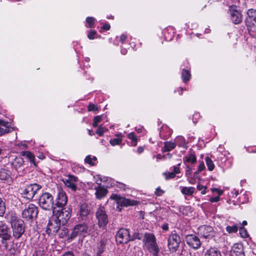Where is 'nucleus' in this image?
I'll use <instances>...</instances> for the list:
<instances>
[{
	"label": "nucleus",
	"instance_id": "nucleus-42",
	"mask_svg": "<svg viewBox=\"0 0 256 256\" xmlns=\"http://www.w3.org/2000/svg\"><path fill=\"white\" fill-rule=\"evenodd\" d=\"M142 238V235L138 232H134L132 236L130 237V240H140Z\"/></svg>",
	"mask_w": 256,
	"mask_h": 256
},
{
	"label": "nucleus",
	"instance_id": "nucleus-16",
	"mask_svg": "<svg viewBox=\"0 0 256 256\" xmlns=\"http://www.w3.org/2000/svg\"><path fill=\"white\" fill-rule=\"evenodd\" d=\"M56 200L55 206L58 208H62L68 202V198L65 192L60 190L58 193Z\"/></svg>",
	"mask_w": 256,
	"mask_h": 256
},
{
	"label": "nucleus",
	"instance_id": "nucleus-49",
	"mask_svg": "<svg viewBox=\"0 0 256 256\" xmlns=\"http://www.w3.org/2000/svg\"><path fill=\"white\" fill-rule=\"evenodd\" d=\"M204 169H205V166L204 164V163L202 162L199 164L198 168V171L196 172V173L198 174V172H201Z\"/></svg>",
	"mask_w": 256,
	"mask_h": 256
},
{
	"label": "nucleus",
	"instance_id": "nucleus-59",
	"mask_svg": "<svg viewBox=\"0 0 256 256\" xmlns=\"http://www.w3.org/2000/svg\"><path fill=\"white\" fill-rule=\"evenodd\" d=\"M144 150V148L142 147V146H139L138 148V152L139 154H140V153L142 152Z\"/></svg>",
	"mask_w": 256,
	"mask_h": 256
},
{
	"label": "nucleus",
	"instance_id": "nucleus-3",
	"mask_svg": "<svg viewBox=\"0 0 256 256\" xmlns=\"http://www.w3.org/2000/svg\"><path fill=\"white\" fill-rule=\"evenodd\" d=\"M143 242L146 248L154 256H158L160 248L156 243V238L152 234H145L143 238Z\"/></svg>",
	"mask_w": 256,
	"mask_h": 256
},
{
	"label": "nucleus",
	"instance_id": "nucleus-14",
	"mask_svg": "<svg viewBox=\"0 0 256 256\" xmlns=\"http://www.w3.org/2000/svg\"><path fill=\"white\" fill-rule=\"evenodd\" d=\"M198 234L204 238H211L214 236L215 232L210 226H202L198 228Z\"/></svg>",
	"mask_w": 256,
	"mask_h": 256
},
{
	"label": "nucleus",
	"instance_id": "nucleus-22",
	"mask_svg": "<svg viewBox=\"0 0 256 256\" xmlns=\"http://www.w3.org/2000/svg\"><path fill=\"white\" fill-rule=\"evenodd\" d=\"M90 212V208L86 204H82L79 210V215L80 218L84 220L86 218Z\"/></svg>",
	"mask_w": 256,
	"mask_h": 256
},
{
	"label": "nucleus",
	"instance_id": "nucleus-41",
	"mask_svg": "<svg viewBox=\"0 0 256 256\" xmlns=\"http://www.w3.org/2000/svg\"><path fill=\"white\" fill-rule=\"evenodd\" d=\"M240 234L242 238H246L248 236V234L246 230L243 227L240 226Z\"/></svg>",
	"mask_w": 256,
	"mask_h": 256
},
{
	"label": "nucleus",
	"instance_id": "nucleus-45",
	"mask_svg": "<svg viewBox=\"0 0 256 256\" xmlns=\"http://www.w3.org/2000/svg\"><path fill=\"white\" fill-rule=\"evenodd\" d=\"M96 34V30H90L88 35V37L90 40H94V35Z\"/></svg>",
	"mask_w": 256,
	"mask_h": 256
},
{
	"label": "nucleus",
	"instance_id": "nucleus-34",
	"mask_svg": "<svg viewBox=\"0 0 256 256\" xmlns=\"http://www.w3.org/2000/svg\"><path fill=\"white\" fill-rule=\"evenodd\" d=\"M206 164L208 166V170L210 171L213 170L214 168V165L212 161V160L208 157H206Z\"/></svg>",
	"mask_w": 256,
	"mask_h": 256
},
{
	"label": "nucleus",
	"instance_id": "nucleus-5",
	"mask_svg": "<svg viewBox=\"0 0 256 256\" xmlns=\"http://www.w3.org/2000/svg\"><path fill=\"white\" fill-rule=\"evenodd\" d=\"M96 218L98 220V225L100 228H105L108 222V216L105 208L100 206L96 212Z\"/></svg>",
	"mask_w": 256,
	"mask_h": 256
},
{
	"label": "nucleus",
	"instance_id": "nucleus-53",
	"mask_svg": "<svg viewBox=\"0 0 256 256\" xmlns=\"http://www.w3.org/2000/svg\"><path fill=\"white\" fill-rule=\"evenodd\" d=\"M220 200V198L218 196H214L210 198V202H218Z\"/></svg>",
	"mask_w": 256,
	"mask_h": 256
},
{
	"label": "nucleus",
	"instance_id": "nucleus-61",
	"mask_svg": "<svg viewBox=\"0 0 256 256\" xmlns=\"http://www.w3.org/2000/svg\"><path fill=\"white\" fill-rule=\"evenodd\" d=\"M156 158L158 160L162 158V156L160 154H158L156 155Z\"/></svg>",
	"mask_w": 256,
	"mask_h": 256
},
{
	"label": "nucleus",
	"instance_id": "nucleus-18",
	"mask_svg": "<svg viewBox=\"0 0 256 256\" xmlns=\"http://www.w3.org/2000/svg\"><path fill=\"white\" fill-rule=\"evenodd\" d=\"M245 22L246 25L250 26L256 23V10L253 8L249 9L247 12V16L246 18Z\"/></svg>",
	"mask_w": 256,
	"mask_h": 256
},
{
	"label": "nucleus",
	"instance_id": "nucleus-52",
	"mask_svg": "<svg viewBox=\"0 0 256 256\" xmlns=\"http://www.w3.org/2000/svg\"><path fill=\"white\" fill-rule=\"evenodd\" d=\"M127 38V36L126 35H125L124 34H122L121 35L120 37V42L124 44L125 41L126 40Z\"/></svg>",
	"mask_w": 256,
	"mask_h": 256
},
{
	"label": "nucleus",
	"instance_id": "nucleus-15",
	"mask_svg": "<svg viewBox=\"0 0 256 256\" xmlns=\"http://www.w3.org/2000/svg\"><path fill=\"white\" fill-rule=\"evenodd\" d=\"M187 244L194 249H198L200 248L201 242L200 238L196 235L190 234L186 236V238Z\"/></svg>",
	"mask_w": 256,
	"mask_h": 256
},
{
	"label": "nucleus",
	"instance_id": "nucleus-35",
	"mask_svg": "<svg viewBox=\"0 0 256 256\" xmlns=\"http://www.w3.org/2000/svg\"><path fill=\"white\" fill-rule=\"evenodd\" d=\"M100 246L98 247V254H101L105 249V246L106 244V241L105 240H102L100 242Z\"/></svg>",
	"mask_w": 256,
	"mask_h": 256
},
{
	"label": "nucleus",
	"instance_id": "nucleus-48",
	"mask_svg": "<svg viewBox=\"0 0 256 256\" xmlns=\"http://www.w3.org/2000/svg\"><path fill=\"white\" fill-rule=\"evenodd\" d=\"M164 191L162 190L160 188H158L155 191V194L157 196H161L164 194Z\"/></svg>",
	"mask_w": 256,
	"mask_h": 256
},
{
	"label": "nucleus",
	"instance_id": "nucleus-51",
	"mask_svg": "<svg viewBox=\"0 0 256 256\" xmlns=\"http://www.w3.org/2000/svg\"><path fill=\"white\" fill-rule=\"evenodd\" d=\"M68 232V230L66 228H64L62 230V232L61 234H60V237L62 238H64L65 236L66 235Z\"/></svg>",
	"mask_w": 256,
	"mask_h": 256
},
{
	"label": "nucleus",
	"instance_id": "nucleus-54",
	"mask_svg": "<svg viewBox=\"0 0 256 256\" xmlns=\"http://www.w3.org/2000/svg\"><path fill=\"white\" fill-rule=\"evenodd\" d=\"M118 187L124 190L128 188L126 184L120 182L119 183Z\"/></svg>",
	"mask_w": 256,
	"mask_h": 256
},
{
	"label": "nucleus",
	"instance_id": "nucleus-36",
	"mask_svg": "<svg viewBox=\"0 0 256 256\" xmlns=\"http://www.w3.org/2000/svg\"><path fill=\"white\" fill-rule=\"evenodd\" d=\"M6 211V206L4 202L0 198V216H2Z\"/></svg>",
	"mask_w": 256,
	"mask_h": 256
},
{
	"label": "nucleus",
	"instance_id": "nucleus-28",
	"mask_svg": "<svg viewBox=\"0 0 256 256\" xmlns=\"http://www.w3.org/2000/svg\"><path fill=\"white\" fill-rule=\"evenodd\" d=\"M8 122H0V136L9 132Z\"/></svg>",
	"mask_w": 256,
	"mask_h": 256
},
{
	"label": "nucleus",
	"instance_id": "nucleus-13",
	"mask_svg": "<svg viewBox=\"0 0 256 256\" xmlns=\"http://www.w3.org/2000/svg\"><path fill=\"white\" fill-rule=\"evenodd\" d=\"M229 14L233 23L236 24H240L242 20V15L238 10L236 6H231L229 7Z\"/></svg>",
	"mask_w": 256,
	"mask_h": 256
},
{
	"label": "nucleus",
	"instance_id": "nucleus-32",
	"mask_svg": "<svg viewBox=\"0 0 256 256\" xmlns=\"http://www.w3.org/2000/svg\"><path fill=\"white\" fill-rule=\"evenodd\" d=\"M190 74L188 70H186L184 69L182 70V78L184 82H188L190 79Z\"/></svg>",
	"mask_w": 256,
	"mask_h": 256
},
{
	"label": "nucleus",
	"instance_id": "nucleus-64",
	"mask_svg": "<svg viewBox=\"0 0 256 256\" xmlns=\"http://www.w3.org/2000/svg\"><path fill=\"white\" fill-rule=\"evenodd\" d=\"M242 224L243 226H246L247 224V222L246 220H244L242 222Z\"/></svg>",
	"mask_w": 256,
	"mask_h": 256
},
{
	"label": "nucleus",
	"instance_id": "nucleus-24",
	"mask_svg": "<svg viewBox=\"0 0 256 256\" xmlns=\"http://www.w3.org/2000/svg\"><path fill=\"white\" fill-rule=\"evenodd\" d=\"M204 256H222L220 250L216 247H210L206 250Z\"/></svg>",
	"mask_w": 256,
	"mask_h": 256
},
{
	"label": "nucleus",
	"instance_id": "nucleus-25",
	"mask_svg": "<svg viewBox=\"0 0 256 256\" xmlns=\"http://www.w3.org/2000/svg\"><path fill=\"white\" fill-rule=\"evenodd\" d=\"M0 237L4 240H10L11 238L10 234L8 232V227L6 224H0Z\"/></svg>",
	"mask_w": 256,
	"mask_h": 256
},
{
	"label": "nucleus",
	"instance_id": "nucleus-17",
	"mask_svg": "<svg viewBox=\"0 0 256 256\" xmlns=\"http://www.w3.org/2000/svg\"><path fill=\"white\" fill-rule=\"evenodd\" d=\"M77 182L78 178L72 175H68L67 178L64 180V182L66 186L74 191H76L77 189Z\"/></svg>",
	"mask_w": 256,
	"mask_h": 256
},
{
	"label": "nucleus",
	"instance_id": "nucleus-20",
	"mask_svg": "<svg viewBox=\"0 0 256 256\" xmlns=\"http://www.w3.org/2000/svg\"><path fill=\"white\" fill-rule=\"evenodd\" d=\"M0 179L4 182H10L12 180L11 172L8 169L2 168L0 169Z\"/></svg>",
	"mask_w": 256,
	"mask_h": 256
},
{
	"label": "nucleus",
	"instance_id": "nucleus-4",
	"mask_svg": "<svg viewBox=\"0 0 256 256\" xmlns=\"http://www.w3.org/2000/svg\"><path fill=\"white\" fill-rule=\"evenodd\" d=\"M90 230L88 229V224L84 222L76 224L72 229L70 238L72 240L78 236H84L87 234H92Z\"/></svg>",
	"mask_w": 256,
	"mask_h": 256
},
{
	"label": "nucleus",
	"instance_id": "nucleus-21",
	"mask_svg": "<svg viewBox=\"0 0 256 256\" xmlns=\"http://www.w3.org/2000/svg\"><path fill=\"white\" fill-rule=\"evenodd\" d=\"M180 165V164H178L176 166H174L172 172H165L164 173V175L165 176V178L166 180L174 178L176 176V174L180 173V171L179 168Z\"/></svg>",
	"mask_w": 256,
	"mask_h": 256
},
{
	"label": "nucleus",
	"instance_id": "nucleus-10",
	"mask_svg": "<svg viewBox=\"0 0 256 256\" xmlns=\"http://www.w3.org/2000/svg\"><path fill=\"white\" fill-rule=\"evenodd\" d=\"M110 198L115 200L118 205L123 206H136L138 204V202L136 200L126 198L124 197L120 196L119 195L114 194L111 195Z\"/></svg>",
	"mask_w": 256,
	"mask_h": 256
},
{
	"label": "nucleus",
	"instance_id": "nucleus-56",
	"mask_svg": "<svg viewBox=\"0 0 256 256\" xmlns=\"http://www.w3.org/2000/svg\"><path fill=\"white\" fill-rule=\"evenodd\" d=\"M162 228L164 230H168V226L167 224H163L162 226Z\"/></svg>",
	"mask_w": 256,
	"mask_h": 256
},
{
	"label": "nucleus",
	"instance_id": "nucleus-57",
	"mask_svg": "<svg viewBox=\"0 0 256 256\" xmlns=\"http://www.w3.org/2000/svg\"><path fill=\"white\" fill-rule=\"evenodd\" d=\"M63 256H74V254L72 252H66Z\"/></svg>",
	"mask_w": 256,
	"mask_h": 256
},
{
	"label": "nucleus",
	"instance_id": "nucleus-60",
	"mask_svg": "<svg viewBox=\"0 0 256 256\" xmlns=\"http://www.w3.org/2000/svg\"><path fill=\"white\" fill-rule=\"evenodd\" d=\"M218 194V196H220L222 194V190H220L218 189V190H217V192H216Z\"/></svg>",
	"mask_w": 256,
	"mask_h": 256
},
{
	"label": "nucleus",
	"instance_id": "nucleus-9",
	"mask_svg": "<svg viewBox=\"0 0 256 256\" xmlns=\"http://www.w3.org/2000/svg\"><path fill=\"white\" fill-rule=\"evenodd\" d=\"M42 188V186L37 184L27 186L23 190L22 194L28 200H32L34 195Z\"/></svg>",
	"mask_w": 256,
	"mask_h": 256
},
{
	"label": "nucleus",
	"instance_id": "nucleus-29",
	"mask_svg": "<svg viewBox=\"0 0 256 256\" xmlns=\"http://www.w3.org/2000/svg\"><path fill=\"white\" fill-rule=\"evenodd\" d=\"M176 144L172 142H166L164 143L163 152H169L175 148Z\"/></svg>",
	"mask_w": 256,
	"mask_h": 256
},
{
	"label": "nucleus",
	"instance_id": "nucleus-27",
	"mask_svg": "<svg viewBox=\"0 0 256 256\" xmlns=\"http://www.w3.org/2000/svg\"><path fill=\"white\" fill-rule=\"evenodd\" d=\"M22 154L23 156L28 159L30 162H32L34 166H36L35 163V158L34 155L29 151L22 152Z\"/></svg>",
	"mask_w": 256,
	"mask_h": 256
},
{
	"label": "nucleus",
	"instance_id": "nucleus-2",
	"mask_svg": "<svg viewBox=\"0 0 256 256\" xmlns=\"http://www.w3.org/2000/svg\"><path fill=\"white\" fill-rule=\"evenodd\" d=\"M40 206L46 210H52L55 214L56 207L54 206V198L52 194L49 192H44L40 197L38 200Z\"/></svg>",
	"mask_w": 256,
	"mask_h": 256
},
{
	"label": "nucleus",
	"instance_id": "nucleus-1",
	"mask_svg": "<svg viewBox=\"0 0 256 256\" xmlns=\"http://www.w3.org/2000/svg\"><path fill=\"white\" fill-rule=\"evenodd\" d=\"M6 216L11 224L13 236L16 239H19L25 230L24 221L18 218L16 214L12 212H9Z\"/></svg>",
	"mask_w": 256,
	"mask_h": 256
},
{
	"label": "nucleus",
	"instance_id": "nucleus-23",
	"mask_svg": "<svg viewBox=\"0 0 256 256\" xmlns=\"http://www.w3.org/2000/svg\"><path fill=\"white\" fill-rule=\"evenodd\" d=\"M24 163V160L22 158L16 157L11 162V166L12 168L14 169L18 172V169L23 166Z\"/></svg>",
	"mask_w": 256,
	"mask_h": 256
},
{
	"label": "nucleus",
	"instance_id": "nucleus-8",
	"mask_svg": "<svg viewBox=\"0 0 256 256\" xmlns=\"http://www.w3.org/2000/svg\"><path fill=\"white\" fill-rule=\"evenodd\" d=\"M55 217L62 223L64 224L71 216V210L70 208H59L56 209L55 214H53Z\"/></svg>",
	"mask_w": 256,
	"mask_h": 256
},
{
	"label": "nucleus",
	"instance_id": "nucleus-33",
	"mask_svg": "<svg viewBox=\"0 0 256 256\" xmlns=\"http://www.w3.org/2000/svg\"><path fill=\"white\" fill-rule=\"evenodd\" d=\"M122 135L118 134L116 136V138L112 139L110 140V144L114 146L116 145H119L122 143Z\"/></svg>",
	"mask_w": 256,
	"mask_h": 256
},
{
	"label": "nucleus",
	"instance_id": "nucleus-43",
	"mask_svg": "<svg viewBox=\"0 0 256 256\" xmlns=\"http://www.w3.org/2000/svg\"><path fill=\"white\" fill-rule=\"evenodd\" d=\"M207 188V187L206 186H203L202 185L200 184H198L197 185V189L198 190L201 191V193L202 194H204L206 193V189Z\"/></svg>",
	"mask_w": 256,
	"mask_h": 256
},
{
	"label": "nucleus",
	"instance_id": "nucleus-7",
	"mask_svg": "<svg viewBox=\"0 0 256 256\" xmlns=\"http://www.w3.org/2000/svg\"><path fill=\"white\" fill-rule=\"evenodd\" d=\"M38 214V208L32 204H28L25 206L22 212V217L26 220H32L36 217Z\"/></svg>",
	"mask_w": 256,
	"mask_h": 256
},
{
	"label": "nucleus",
	"instance_id": "nucleus-11",
	"mask_svg": "<svg viewBox=\"0 0 256 256\" xmlns=\"http://www.w3.org/2000/svg\"><path fill=\"white\" fill-rule=\"evenodd\" d=\"M62 223L54 216H52L47 226L46 232L48 234L54 235L60 228Z\"/></svg>",
	"mask_w": 256,
	"mask_h": 256
},
{
	"label": "nucleus",
	"instance_id": "nucleus-30",
	"mask_svg": "<svg viewBox=\"0 0 256 256\" xmlns=\"http://www.w3.org/2000/svg\"><path fill=\"white\" fill-rule=\"evenodd\" d=\"M196 161V158L193 154H188L184 158V162L194 164Z\"/></svg>",
	"mask_w": 256,
	"mask_h": 256
},
{
	"label": "nucleus",
	"instance_id": "nucleus-26",
	"mask_svg": "<svg viewBox=\"0 0 256 256\" xmlns=\"http://www.w3.org/2000/svg\"><path fill=\"white\" fill-rule=\"evenodd\" d=\"M107 192L108 190L106 188L99 186L96 188L95 194L97 198L100 199L106 196Z\"/></svg>",
	"mask_w": 256,
	"mask_h": 256
},
{
	"label": "nucleus",
	"instance_id": "nucleus-62",
	"mask_svg": "<svg viewBox=\"0 0 256 256\" xmlns=\"http://www.w3.org/2000/svg\"><path fill=\"white\" fill-rule=\"evenodd\" d=\"M234 194L236 196L238 194V191L236 190H234Z\"/></svg>",
	"mask_w": 256,
	"mask_h": 256
},
{
	"label": "nucleus",
	"instance_id": "nucleus-50",
	"mask_svg": "<svg viewBox=\"0 0 256 256\" xmlns=\"http://www.w3.org/2000/svg\"><path fill=\"white\" fill-rule=\"evenodd\" d=\"M4 240V239L2 238V240H1L2 244H3V246L6 249H7L8 247V244L6 242V240Z\"/></svg>",
	"mask_w": 256,
	"mask_h": 256
},
{
	"label": "nucleus",
	"instance_id": "nucleus-39",
	"mask_svg": "<svg viewBox=\"0 0 256 256\" xmlns=\"http://www.w3.org/2000/svg\"><path fill=\"white\" fill-rule=\"evenodd\" d=\"M102 120V118L100 116H96L94 119V122L92 124V126L94 127H96L98 126V123H100Z\"/></svg>",
	"mask_w": 256,
	"mask_h": 256
},
{
	"label": "nucleus",
	"instance_id": "nucleus-55",
	"mask_svg": "<svg viewBox=\"0 0 256 256\" xmlns=\"http://www.w3.org/2000/svg\"><path fill=\"white\" fill-rule=\"evenodd\" d=\"M110 24H104L102 27V28L103 30H108L110 29Z\"/></svg>",
	"mask_w": 256,
	"mask_h": 256
},
{
	"label": "nucleus",
	"instance_id": "nucleus-58",
	"mask_svg": "<svg viewBox=\"0 0 256 256\" xmlns=\"http://www.w3.org/2000/svg\"><path fill=\"white\" fill-rule=\"evenodd\" d=\"M186 175H188V174H190V170H191V168H190V167L189 166H186Z\"/></svg>",
	"mask_w": 256,
	"mask_h": 256
},
{
	"label": "nucleus",
	"instance_id": "nucleus-46",
	"mask_svg": "<svg viewBox=\"0 0 256 256\" xmlns=\"http://www.w3.org/2000/svg\"><path fill=\"white\" fill-rule=\"evenodd\" d=\"M88 108V111H96L98 110L97 106L92 104H90Z\"/></svg>",
	"mask_w": 256,
	"mask_h": 256
},
{
	"label": "nucleus",
	"instance_id": "nucleus-37",
	"mask_svg": "<svg viewBox=\"0 0 256 256\" xmlns=\"http://www.w3.org/2000/svg\"><path fill=\"white\" fill-rule=\"evenodd\" d=\"M226 230L228 233L236 232H238V226L234 225L232 226H227Z\"/></svg>",
	"mask_w": 256,
	"mask_h": 256
},
{
	"label": "nucleus",
	"instance_id": "nucleus-31",
	"mask_svg": "<svg viewBox=\"0 0 256 256\" xmlns=\"http://www.w3.org/2000/svg\"><path fill=\"white\" fill-rule=\"evenodd\" d=\"M194 187H182L181 190V192L183 194L192 196L194 191Z\"/></svg>",
	"mask_w": 256,
	"mask_h": 256
},
{
	"label": "nucleus",
	"instance_id": "nucleus-63",
	"mask_svg": "<svg viewBox=\"0 0 256 256\" xmlns=\"http://www.w3.org/2000/svg\"><path fill=\"white\" fill-rule=\"evenodd\" d=\"M121 52L123 54H125L126 52V49L122 50Z\"/></svg>",
	"mask_w": 256,
	"mask_h": 256
},
{
	"label": "nucleus",
	"instance_id": "nucleus-40",
	"mask_svg": "<svg viewBox=\"0 0 256 256\" xmlns=\"http://www.w3.org/2000/svg\"><path fill=\"white\" fill-rule=\"evenodd\" d=\"M86 22L88 24V28H92L94 24L95 19L93 17H88L86 19Z\"/></svg>",
	"mask_w": 256,
	"mask_h": 256
},
{
	"label": "nucleus",
	"instance_id": "nucleus-47",
	"mask_svg": "<svg viewBox=\"0 0 256 256\" xmlns=\"http://www.w3.org/2000/svg\"><path fill=\"white\" fill-rule=\"evenodd\" d=\"M104 132V128L102 126H100L98 129L96 131V134H97L99 136H102Z\"/></svg>",
	"mask_w": 256,
	"mask_h": 256
},
{
	"label": "nucleus",
	"instance_id": "nucleus-38",
	"mask_svg": "<svg viewBox=\"0 0 256 256\" xmlns=\"http://www.w3.org/2000/svg\"><path fill=\"white\" fill-rule=\"evenodd\" d=\"M128 138L132 140V144L134 146L136 145L137 138L134 132H130L128 135Z\"/></svg>",
	"mask_w": 256,
	"mask_h": 256
},
{
	"label": "nucleus",
	"instance_id": "nucleus-19",
	"mask_svg": "<svg viewBox=\"0 0 256 256\" xmlns=\"http://www.w3.org/2000/svg\"><path fill=\"white\" fill-rule=\"evenodd\" d=\"M232 256H245L243 245L242 244H235L231 250Z\"/></svg>",
	"mask_w": 256,
	"mask_h": 256
},
{
	"label": "nucleus",
	"instance_id": "nucleus-6",
	"mask_svg": "<svg viewBox=\"0 0 256 256\" xmlns=\"http://www.w3.org/2000/svg\"><path fill=\"white\" fill-rule=\"evenodd\" d=\"M181 242L180 238L176 232L174 231L168 236V246L169 250L172 252H176Z\"/></svg>",
	"mask_w": 256,
	"mask_h": 256
},
{
	"label": "nucleus",
	"instance_id": "nucleus-44",
	"mask_svg": "<svg viewBox=\"0 0 256 256\" xmlns=\"http://www.w3.org/2000/svg\"><path fill=\"white\" fill-rule=\"evenodd\" d=\"M85 162L88 164L90 165L93 166L95 165L94 162L92 161V160L90 156H87L85 158Z\"/></svg>",
	"mask_w": 256,
	"mask_h": 256
},
{
	"label": "nucleus",
	"instance_id": "nucleus-12",
	"mask_svg": "<svg viewBox=\"0 0 256 256\" xmlns=\"http://www.w3.org/2000/svg\"><path fill=\"white\" fill-rule=\"evenodd\" d=\"M116 240L118 244H126L130 240L129 231L126 228L119 230L116 234Z\"/></svg>",
	"mask_w": 256,
	"mask_h": 256
}]
</instances>
